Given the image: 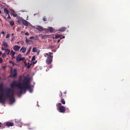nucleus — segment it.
Returning <instances> with one entry per match:
<instances>
[{
	"instance_id": "1",
	"label": "nucleus",
	"mask_w": 130,
	"mask_h": 130,
	"mask_svg": "<svg viewBox=\"0 0 130 130\" xmlns=\"http://www.w3.org/2000/svg\"><path fill=\"white\" fill-rule=\"evenodd\" d=\"M30 78H27L26 77H25L24 79L23 80L22 82V85L23 87L22 88H24L25 90V93L26 92V90L27 89H28L29 90L30 92H32V90L31 88L30 85L29 84Z\"/></svg>"
},
{
	"instance_id": "2",
	"label": "nucleus",
	"mask_w": 130,
	"mask_h": 130,
	"mask_svg": "<svg viewBox=\"0 0 130 130\" xmlns=\"http://www.w3.org/2000/svg\"><path fill=\"white\" fill-rule=\"evenodd\" d=\"M22 84V83L20 82H19L18 84H17L15 83V81H14L11 84V86L12 88H13L14 87L16 86L20 89H22L23 87Z\"/></svg>"
},
{
	"instance_id": "3",
	"label": "nucleus",
	"mask_w": 130,
	"mask_h": 130,
	"mask_svg": "<svg viewBox=\"0 0 130 130\" xmlns=\"http://www.w3.org/2000/svg\"><path fill=\"white\" fill-rule=\"evenodd\" d=\"M14 91L13 89L11 90L9 88H7L6 91L5 95L7 97H8L11 96V95H12L14 94Z\"/></svg>"
},
{
	"instance_id": "4",
	"label": "nucleus",
	"mask_w": 130,
	"mask_h": 130,
	"mask_svg": "<svg viewBox=\"0 0 130 130\" xmlns=\"http://www.w3.org/2000/svg\"><path fill=\"white\" fill-rule=\"evenodd\" d=\"M53 56L52 55H50L47 57L46 60V63L47 64H49L52 62L53 61L52 59Z\"/></svg>"
},
{
	"instance_id": "5",
	"label": "nucleus",
	"mask_w": 130,
	"mask_h": 130,
	"mask_svg": "<svg viewBox=\"0 0 130 130\" xmlns=\"http://www.w3.org/2000/svg\"><path fill=\"white\" fill-rule=\"evenodd\" d=\"M11 75L9 76L10 77H15L17 75V70L15 69H14L13 70L11 71Z\"/></svg>"
},
{
	"instance_id": "6",
	"label": "nucleus",
	"mask_w": 130,
	"mask_h": 130,
	"mask_svg": "<svg viewBox=\"0 0 130 130\" xmlns=\"http://www.w3.org/2000/svg\"><path fill=\"white\" fill-rule=\"evenodd\" d=\"M57 110L60 112H64L66 109L65 107L63 106H60L59 107L57 108Z\"/></svg>"
},
{
	"instance_id": "7",
	"label": "nucleus",
	"mask_w": 130,
	"mask_h": 130,
	"mask_svg": "<svg viewBox=\"0 0 130 130\" xmlns=\"http://www.w3.org/2000/svg\"><path fill=\"white\" fill-rule=\"evenodd\" d=\"M3 89V85L2 84L0 86V91ZM5 99L4 98H3L0 96V102L3 104H4L5 102Z\"/></svg>"
},
{
	"instance_id": "8",
	"label": "nucleus",
	"mask_w": 130,
	"mask_h": 130,
	"mask_svg": "<svg viewBox=\"0 0 130 130\" xmlns=\"http://www.w3.org/2000/svg\"><path fill=\"white\" fill-rule=\"evenodd\" d=\"M14 94H12V95H11V96H10L8 97L10 99L9 100V102L11 104H12L14 103L15 101V99L14 97Z\"/></svg>"
},
{
	"instance_id": "9",
	"label": "nucleus",
	"mask_w": 130,
	"mask_h": 130,
	"mask_svg": "<svg viewBox=\"0 0 130 130\" xmlns=\"http://www.w3.org/2000/svg\"><path fill=\"white\" fill-rule=\"evenodd\" d=\"M20 47V46H18V45H15L13 47V49L14 51H17L19 50Z\"/></svg>"
},
{
	"instance_id": "10",
	"label": "nucleus",
	"mask_w": 130,
	"mask_h": 130,
	"mask_svg": "<svg viewBox=\"0 0 130 130\" xmlns=\"http://www.w3.org/2000/svg\"><path fill=\"white\" fill-rule=\"evenodd\" d=\"M6 126H12L14 125V124L13 123L11 122H7L6 123Z\"/></svg>"
},
{
	"instance_id": "11",
	"label": "nucleus",
	"mask_w": 130,
	"mask_h": 130,
	"mask_svg": "<svg viewBox=\"0 0 130 130\" xmlns=\"http://www.w3.org/2000/svg\"><path fill=\"white\" fill-rule=\"evenodd\" d=\"M35 28L36 29L39 30L40 31H42L43 30V27L40 26H36V27H35Z\"/></svg>"
},
{
	"instance_id": "12",
	"label": "nucleus",
	"mask_w": 130,
	"mask_h": 130,
	"mask_svg": "<svg viewBox=\"0 0 130 130\" xmlns=\"http://www.w3.org/2000/svg\"><path fill=\"white\" fill-rule=\"evenodd\" d=\"M22 24L26 26H27L28 25V22L25 20H22Z\"/></svg>"
},
{
	"instance_id": "13",
	"label": "nucleus",
	"mask_w": 130,
	"mask_h": 130,
	"mask_svg": "<svg viewBox=\"0 0 130 130\" xmlns=\"http://www.w3.org/2000/svg\"><path fill=\"white\" fill-rule=\"evenodd\" d=\"M53 54V53L52 52H49L48 54V53H46L44 54V55L45 57H46V56H47V57H48V56L50 55H52Z\"/></svg>"
},
{
	"instance_id": "14",
	"label": "nucleus",
	"mask_w": 130,
	"mask_h": 130,
	"mask_svg": "<svg viewBox=\"0 0 130 130\" xmlns=\"http://www.w3.org/2000/svg\"><path fill=\"white\" fill-rule=\"evenodd\" d=\"M15 122L17 124L20 123L21 122V120L20 119H15Z\"/></svg>"
},
{
	"instance_id": "15",
	"label": "nucleus",
	"mask_w": 130,
	"mask_h": 130,
	"mask_svg": "<svg viewBox=\"0 0 130 130\" xmlns=\"http://www.w3.org/2000/svg\"><path fill=\"white\" fill-rule=\"evenodd\" d=\"M11 11L12 12L11 14H12L14 17H15L17 15V14H15V11L13 10H11Z\"/></svg>"
},
{
	"instance_id": "16",
	"label": "nucleus",
	"mask_w": 130,
	"mask_h": 130,
	"mask_svg": "<svg viewBox=\"0 0 130 130\" xmlns=\"http://www.w3.org/2000/svg\"><path fill=\"white\" fill-rule=\"evenodd\" d=\"M26 47H23L20 49V51H22V52L23 53H24L26 50Z\"/></svg>"
},
{
	"instance_id": "17",
	"label": "nucleus",
	"mask_w": 130,
	"mask_h": 130,
	"mask_svg": "<svg viewBox=\"0 0 130 130\" xmlns=\"http://www.w3.org/2000/svg\"><path fill=\"white\" fill-rule=\"evenodd\" d=\"M66 30V28L64 27H62L60 28L59 31L62 32L65 31Z\"/></svg>"
},
{
	"instance_id": "18",
	"label": "nucleus",
	"mask_w": 130,
	"mask_h": 130,
	"mask_svg": "<svg viewBox=\"0 0 130 130\" xmlns=\"http://www.w3.org/2000/svg\"><path fill=\"white\" fill-rule=\"evenodd\" d=\"M3 45L5 47H7L8 46V45L6 42H5L3 41L2 43Z\"/></svg>"
},
{
	"instance_id": "19",
	"label": "nucleus",
	"mask_w": 130,
	"mask_h": 130,
	"mask_svg": "<svg viewBox=\"0 0 130 130\" xmlns=\"http://www.w3.org/2000/svg\"><path fill=\"white\" fill-rule=\"evenodd\" d=\"M4 11L5 13H6L8 15H9V11H8V10L6 8H4Z\"/></svg>"
},
{
	"instance_id": "20",
	"label": "nucleus",
	"mask_w": 130,
	"mask_h": 130,
	"mask_svg": "<svg viewBox=\"0 0 130 130\" xmlns=\"http://www.w3.org/2000/svg\"><path fill=\"white\" fill-rule=\"evenodd\" d=\"M5 51L7 55H9L10 50L9 49H5Z\"/></svg>"
},
{
	"instance_id": "21",
	"label": "nucleus",
	"mask_w": 130,
	"mask_h": 130,
	"mask_svg": "<svg viewBox=\"0 0 130 130\" xmlns=\"http://www.w3.org/2000/svg\"><path fill=\"white\" fill-rule=\"evenodd\" d=\"M25 41H26V43L27 44H28V43H29V41H30L31 42H32V40H28L27 39V38H26L25 39Z\"/></svg>"
},
{
	"instance_id": "22",
	"label": "nucleus",
	"mask_w": 130,
	"mask_h": 130,
	"mask_svg": "<svg viewBox=\"0 0 130 130\" xmlns=\"http://www.w3.org/2000/svg\"><path fill=\"white\" fill-rule=\"evenodd\" d=\"M9 24L10 26H12L14 25V23L13 21H11L9 22Z\"/></svg>"
},
{
	"instance_id": "23",
	"label": "nucleus",
	"mask_w": 130,
	"mask_h": 130,
	"mask_svg": "<svg viewBox=\"0 0 130 130\" xmlns=\"http://www.w3.org/2000/svg\"><path fill=\"white\" fill-rule=\"evenodd\" d=\"M59 92H60V94H59V96H60V98H61L62 99V92L61 91H59Z\"/></svg>"
},
{
	"instance_id": "24",
	"label": "nucleus",
	"mask_w": 130,
	"mask_h": 130,
	"mask_svg": "<svg viewBox=\"0 0 130 130\" xmlns=\"http://www.w3.org/2000/svg\"><path fill=\"white\" fill-rule=\"evenodd\" d=\"M61 36V35H55V39H57L60 37Z\"/></svg>"
},
{
	"instance_id": "25",
	"label": "nucleus",
	"mask_w": 130,
	"mask_h": 130,
	"mask_svg": "<svg viewBox=\"0 0 130 130\" xmlns=\"http://www.w3.org/2000/svg\"><path fill=\"white\" fill-rule=\"evenodd\" d=\"M37 49L36 47H34L33 48L32 52H36L37 51Z\"/></svg>"
},
{
	"instance_id": "26",
	"label": "nucleus",
	"mask_w": 130,
	"mask_h": 130,
	"mask_svg": "<svg viewBox=\"0 0 130 130\" xmlns=\"http://www.w3.org/2000/svg\"><path fill=\"white\" fill-rule=\"evenodd\" d=\"M36 39H35V38L33 37V36H32L31 37L29 38V39L31 40V39H34L35 40H36V39L37 38V37L36 36Z\"/></svg>"
},
{
	"instance_id": "27",
	"label": "nucleus",
	"mask_w": 130,
	"mask_h": 130,
	"mask_svg": "<svg viewBox=\"0 0 130 130\" xmlns=\"http://www.w3.org/2000/svg\"><path fill=\"white\" fill-rule=\"evenodd\" d=\"M21 58L18 57H16V60L17 62H19L21 61Z\"/></svg>"
},
{
	"instance_id": "28",
	"label": "nucleus",
	"mask_w": 130,
	"mask_h": 130,
	"mask_svg": "<svg viewBox=\"0 0 130 130\" xmlns=\"http://www.w3.org/2000/svg\"><path fill=\"white\" fill-rule=\"evenodd\" d=\"M50 31L51 32H53V28L52 27H50L48 28Z\"/></svg>"
},
{
	"instance_id": "29",
	"label": "nucleus",
	"mask_w": 130,
	"mask_h": 130,
	"mask_svg": "<svg viewBox=\"0 0 130 130\" xmlns=\"http://www.w3.org/2000/svg\"><path fill=\"white\" fill-rule=\"evenodd\" d=\"M61 102L63 105H64L65 104V102L63 99H62L61 101Z\"/></svg>"
},
{
	"instance_id": "30",
	"label": "nucleus",
	"mask_w": 130,
	"mask_h": 130,
	"mask_svg": "<svg viewBox=\"0 0 130 130\" xmlns=\"http://www.w3.org/2000/svg\"><path fill=\"white\" fill-rule=\"evenodd\" d=\"M0 125L1 127H2V128H4L5 127V126H6V124H2L1 125Z\"/></svg>"
},
{
	"instance_id": "31",
	"label": "nucleus",
	"mask_w": 130,
	"mask_h": 130,
	"mask_svg": "<svg viewBox=\"0 0 130 130\" xmlns=\"http://www.w3.org/2000/svg\"><path fill=\"white\" fill-rule=\"evenodd\" d=\"M15 54V52H13L12 53H10L11 57H13V56Z\"/></svg>"
},
{
	"instance_id": "32",
	"label": "nucleus",
	"mask_w": 130,
	"mask_h": 130,
	"mask_svg": "<svg viewBox=\"0 0 130 130\" xmlns=\"http://www.w3.org/2000/svg\"><path fill=\"white\" fill-rule=\"evenodd\" d=\"M61 105V103H59L56 104V106L57 107H60Z\"/></svg>"
},
{
	"instance_id": "33",
	"label": "nucleus",
	"mask_w": 130,
	"mask_h": 130,
	"mask_svg": "<svg viewBox=\"0 0 130 130\" xmlns=\"http://www.w3.org/2000/svg\"><path fill=\"white\" fill-rule=\"evenodd\" d=\"M20 89V91L19 92V93L21 94L23 92V90L24 89V88H22V89Z\"/></svg>"
},
{
	"instance_id": "34",
	"label": "nucleus",
	"mask_w": 130,
	"mask_h": 130,
	"mask_svg": "<svg viewBox=\"0 0 130 130\" xmlns=\"http://www.w3.org/2000/svg\"><path fill=\"white\" fill-rule=\"evenodd\" d=\"M32 65V64H28V66H27V68L28 69H29L30 68V67Z\"/></svg>"
},
{
	"instance_id": "35",
	"label": "nucleus",
	"mask_w": 130,
	"mask_h": 130,
	"mask_svg": "<svg viewBox=\"0 0 130 130\" xmlns=\"http://www.w3.org/2000/svg\"><path fill=\"white\" fill-rule=\"evenodd\" d=\"M30 49H31V47H30V48L29 49V50L27 51V52L26 53V55H28V54H29Z\"/></svg>"
},
{
	"instance_id": "36",
	"label": "nucleus",
	"mask_w": 130,
	"mask_h": 130,
	"mask_svg": "<svg viewBox=\"0 0 130 130\" xmlns=\"http://www.w3.org/2000/svg\"><path fill=\"white\" fill-rule=\"evenodd\" d=\"M22 55L21 54H19L18 56H17V57H18L19 58H21L22 57Z\"/></svg>"
},
{
	"instance_id": "37",
	"label": "nucleus",
	"mask_w": 130,
	"mask_h": 130,
	"mask_svg": "<svg viewBox=\"0 0 130 130\" xmlns=\"http://www.w3.org/2000/svg\"><path fill=\"white\" fill-rule=\"evenodd\" d=\"M35 60V56H33L32 58L31 61H33Z\"/></svg>"
},
{
	"instance_id": "38",
	"label": "nucleus",
	"mask_w": 130,
	"mask_h": 130,
	"mask_svg": "<svg viewBox=\"0 0 130 130\" xmlns=\"http://www.w3.org/2000/svg\"><path fill=\"white\" fill-rule=\"evenodd\" d=\"M6 53H3L2 55V57L3 58H4L6 57Z\"/></svg>"
},
{
	"instance_id": "39",
	"label": "nucleus",
	"mask_w": 130,
	"mask_h": 130,
	"mask_svg": "<svg viewBox=\"0 0 130 130\" xmlns=\"http://www.w3.org/2000/svg\"><path fill=\"white\" fill-rule=\"evenodd\" d=\"M17 22L19 24H21V20H18Z\"/></svg>"
},
{
	"instance_id": "40",
	"label": "nucleus",
	"mask_w": 130,
	"mask_h": 130,
	"mask_svg": "<svg viewBox=\"0 0 130 130\" xmlns=\"http://www.w3.org/2000/svg\"><path fill=\"white\" fill-rule=\"evenodd\" d=\"M3 93H2L0 94V96H1L3 98H3Z\"/></svg>"
},
{
	"instance_id": "41",
	"label": "nucleus",
	"mask_w": 130,
	"mask_h": 130,
	"mask_svg": "<svg viewBox=\"0 0 130 130\" xmlns=\"http://www.w3.org/2000/svg\"><path fill=\"white\" fill-rule=\"evenodd\" d=\"M43 20L44 21H47V19L45 17H44L43 19Z\"/></svg>"
},
{
	"instance_id": "42",
	"label": "nucleus",
	"mask_w": 130,
	"mask_h": 130,
	"mask_svg": "<svg viewBox=\"0 0 130 130\" xmlns=\"http://www.w3.org/2000/svg\"><path fill=\"white\" fill-rule=\"evenodd\" d=\"M9 34H7L6 35V38H9Z\"/></svg>"
},
{
	"instance_id": "43",
	"label": "nucleus",
	"mask_w": 130,
	"mask_h": 130,
	"mask_svg": "<svg viewBox=\"0 0 130 130\" xmlns=\"http://www.w3.org/2000/svg\"><path fill=\"white\" fill-rule=\"evenodd\" d=\"M3 60L0 57V63H2V62Z\"/></svg>"
},
{
	"instance_id": "44",
	"label": "nucleus",
	"mask_w": 130,
	"mask_h": 130,
	"mask_svg": "<svg viewBox=\"0 0 130 130\" xmlns=\"http://www.w3.org/2000/svg\"><path fill=\"white\" fill-rule=\"evenodd\" d=\"M25 59V57H23L22 58H21V61H23Z\"/></svg>"
},
{
	"instance_id": "45",
	"label": "nucleus",
	"mask_w": 130,
	"mask_h": 130,
	"mask_svg": "<svg viewBox=\"0 0 130 130\" xmlns=\"http://www.w3.org/2000/svg\"><path fill=\"white\" fill-rule=\"evenodd\" d=\"M37 62V60L35 61H34L33 62H32V63H33L34 64H35Z\"/></svg>"
},
{
	"instance_id": "46",
	"label": "nucleus",
	"mask_w": 130,
	"mask_h": 130,
	"mask_svg": "<svg viewBox=\"0 0 130 130\" xmlns=\"http://www.w3.org/2000/svg\"><path fill=\"white\" fill-rule=\"evenodd\" d=\"M29 34L28 32H26L25 33V35L26 36H28L29 35Z\"/></svg>"
},
{
	"instance_id": "47",
	"label": "nucleus",
	"mask_w": 130,
	"mask_h": 130,
	"mask_svg": "<svg viewBox=\"0 0 130 130\" xmlns=\"http://www.w3.org/2000/svg\"><path fill=\"white\" fill-rule=\"evenodd\" d=\"M64 38H65V36H63L62 37H60V39H62Z\"/></svg>"
},
{
	"instance_id": "48",
	"label": "nucleus",
	"mask_w": 130,
	"mask_h": 130,
	"mask_svg": "<svg viewBox=\"0 0 130 130\" xmlns=\"http://www.w3.org/2000/svg\"><path fill=\"white\" fill-rule=\"evenodd\" d=\"M8 15V17L7 18V19H11V18L10 17V16L9 15Z\"/></svg>"
},
{
	"instance_id": "49",
	"label": "nucleus",
	"mask_w": 130,
	"mask_h": 130,
	"mask_svg": "<svg viewBox=\"0 0 130 130\" xmlns=\"http://www.w3.org/2000/svg\"><path fill=\"white\" fill-rule=\"evenodd\" d=\"M9 63H11L12 64H13V62L12 61H9Z\"/></svg>"
},
{
	"instance_id": "50",
	"label": "nucleus",
	"mask_w": 130,
	"mask_h": 130,
	"mask_svg": "<svg viewBox=\"0 0 130 130\" xmlns=\"http://www.w3.org/2000/svg\"><path fill=\"white\" fill-rule=\"evenodd\" d=\"M24 63L25 64V66H27V64L26 63V62H24Z\"/></svg>"
},
{
	"instance_id": "51",
	"label": "nucleus",
	"mask_w": 130,
	"mask_h": 130,
	"mask_svg": "<svg viewBox=\"0 0 130 130\" xmlns=\"http://www.w3.org/2000/svg\"><path fill=\"white\" fill-rule=\"evenodd\" d=\"M50 47V48H53L54 47V46H51Z\"/></svg>"
},
{
	"instance_id": "52",
	"label": "nucleus",
	"mask_w": 130,
	"mask_h": 130,
	"mask_svg": "<svg viewBox=\"0 0 130 130\" xmlns=\"http://www.w3.org/2000/svg\"><path fill=\"white\" fill-rule=\"evenodd\" d=\"M60 39L58 40V41H57L58 43H59L60 42Z\"/></svg>"
},
{
	"instance_id": "53",
	"label": "nucleus",
	"mask_w": 130,
	"mask_h": 130,
	"mask_svg": "<svg viewBox=\"0 0 130 130\" xmlns=\"http://www.w3.org/2000/svg\"><path fill=\"white\" fill-rule=\"evenodd\" d=\"M13 52H13V50H12L11 51V53H12Z\"/></svg>"
},
{
	"instance_id": "54",
	"label": "nucleus",
	"mask_w": 130,
	"mask_h": 130,
	"mask_svg": "<svg viewBox=\"0 0 130 130\" xmlns=\"http://www.w3.org/2000/svg\"><path fill=\"white\" fill-rule=\"evenodd\" d=\"M6 20L8 22H9L10 21L9 20H7V19H6Z\"/></svg>"
},
{
	"instance_id": "55",
	"label": "nucleus",
	"mask_w": 130,
	"mask_h": 130,
	"mask_svg": "<svg viewBox=\"0 0 130 130\" xmlns=\"http://www.w3.org/2000/svg\"><path fill=\"white\" fill-rule=\"evenodd\" d=\"M5 33V32L4 31H3L2 32V34H4Z\"/></svg>"
},
{
	"instance_id": "56",
	"label": "nucleus",
	"mask_w": 130,
	"mask_h": 130,
	"mask_svg": "<svg viewBox=\"0 0 130 130\" xmlns=\"http://www.w3.org/2000/svg\"><path fill=\"white\" fill-rule=\"evenodd\" d=\"M66 110H67L68 111L69 109V108H66Z\"/></svg>"
},
{
	"instance_id": "57",
	"label": "nucleus",
	"mask_w": 130,
	"mask_h": 130,
	"mask_svg": "<svg viewBox=\"0 0 130 130\" xmlns=\"http://www.w3.org/2000/svg\"><path fill=\"white\" fill-rule=\"evenodd\" d=\"M14 34L13 33H12L11 34L12 36H13L14 35Z\"/></svg>"
},
{
	"instance_id": "58",
	"label": "nucleus",
	"mask_w": 130,
	"mask_h": 130,
	"mask_svg": "<svg viewBox=\"0 0 130 130\" xmlns=\"http://www.w3.org/2000/svg\"><path fill=\"white\" fill-rule=\"evenodd\" d=\"M2 50H4V49L3 48V47H2Z\"/></svg>"
},
{
	"instance_id": "59",
	"label": "nucleus",
	"mask_w": 130,
	"mask_h": 130,
	"mask_svg": "<svg viewBox=\"0 0 130 130\" xmlns=\"http://www.w3.org/2000/svg\"><path fill=\"white\" fill-rule=\"evenodd\" d=\"M64 94H66V91L65 92H64Z\"/></svg>"
},
{
	"instance_id": "60",
	"label": "nucleus",
	"mask_w": 130,
	"mask_h": 130,
	"mask_svg": "<svg viewBox=\"0 0 130 130\" xmlns=\"http://www.w3.org/2000/svg\"><path fill=\"white\" fill-rule=\"evenodd\" d=\"M2 13V12L0 10V13L1 14Z\"/></svg>"
},
{
	"instance_id": "61",
	"label": "nucleus",
	"mask_w": 130,
	"mask_h": 130,
	"mask_svg": "<svg viewBox=\"0 0 130 130\" xmlns=\"http://www.w3.org/2000/svg\"><path fill=\"white\" fill-rule=\"evenodd\" d=\"M19 42H18L17 43V44H19Z\"/></svg>"
},
{
	"instance_id": "62",
	"label": "nucleus",
	"mask_w": 130,
	"mask_h": 130,
	"mask_svg": "<svg viewBox=\"0 0 130 130\" xmlns=\"http://www.w3.org/2000/svg\"><path fill=\"white\" fill-rule=\"evenodd\" d=\"M2 54V53L1 52H0V55H1Z\"/></svg>"
},
{
	"instance_id": "63",
	"label": "nucleus",
	"mask_w": 130,
	"mask_h": 130,
	"mask_svg": "<svg viewBox=\"0 0 130 130\" xmlns=\"http://www.w3.org/2000/svg\"><path fill=\"white\" fill-rule=\"evenodd\" d=\"M29 129H33V128H29Z\"/></svg>"
},
{
	"instance_id": "64",
	"label": "nucleus",
	"mask_w": 130,
	"mask_h": 130,
	"mask_svg": "<svg viewBox=\"0 0 130 130\" xmlns=\"http://www.w3.org/2000/svg\"><path fill=\"white\" fill-rule=\"evenodd\" d=\"M13 58H15V57H14V56H13Z\"/></svg>"
}]
</instances>
